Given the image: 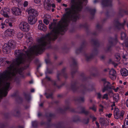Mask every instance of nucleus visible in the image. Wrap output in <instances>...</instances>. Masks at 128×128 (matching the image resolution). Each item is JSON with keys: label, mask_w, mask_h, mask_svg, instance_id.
I'll return each mask as SVG.
<instances>
[{"label": "nucleus", "mask_w": 128, "mask_h": 128, "mask_svg": "<svg viewBox=\"0 0 128 128\" xmlns=\"http://www.w3.org/2000/svg\"><path fill=\"white\" fill-rule=\"evenodd\" d=\"M15 55L18 58H15L8 67L7 70L2 73L0 72V93L4 96L7 95L10 82L14 79L17 73L18 72L20 75L22 74V69H18L17 66L25 62V55L20 50H16Z\"/></svg>", "instance_id": "f257e3e1"}, {"label": "nucleus", "mask_w": 128, "mask_h": 128, "mask_svg": "<svg viewBox=\"0 0 128 128\" xmlns=\"http://www.w3.org/2000/svg\"><path fill=\"white\" fill-rule=\"evenodd\" d=\"M124 114V112L122 111L120 113L119 110L117 108H115L114 111V118L116 119L118 118L122 120Z\"/></svg>", "instance_id": "f03ea898"}, {"label": "nucleus", "mask_w": 128, "mask_h": 128, "mask_svg": "<svg viewBox=\"0 0 128 128\" xmlns=\"http://www.w3.org/2000/svg\"><path fill=\"white\" fill-rule=\"evenodd\" d=\"M117 41V38H116L114 39H112L111 41L110 40L108 43L107 44L106 48L105 50L106 52H110L112 49L111 47L116 44V43Z\"/></svg>", "instance_id": "7ed1b4c3"}, {"label": "nucleus", "mask_w": 128, "mask_h": 128, "mask_svg": "<svg viewBox=\"0 0 128 128\" xmlns=\"http://www.w3.org/2000/svg\"><path fill=\"white\" fill-rule=\"evenodd\" d=\"M102 80L104 84V88L102 90L103 92L108 90L110 89H114V86H111L110 82L107 81L106 79H103Z\"/></svg>", "instance_id": "20e7f679"}, {"label": "nucleus", "mask_w": 128, "mask_h": 128, "mask_svg": "<svg viewBox=\"0 0 128 128\" xmlns=\"http://www.w3.org/2000/svg\"><path fill=\"white\" fill-rule=\"evenodd\" d=\"M20 28L24 32L28 31L30 28L28 24L26 22H22L19 25Z\"/></svg>", "instance_id": "39448f33"}, {"label": "nucleus", "mask_w": 128, "mask_h": 128, "mask_svg": "<svg viewBox=\"0 0 128 128\" xmlns=\"http://www.w3.org/2000/svg\"><path fill=\"white\" fill-rule=\"evenodd\" d=\"M12 13L14 16H20L21 14L22 11L20 9L17 7H14L11 9Z\"/></svg>", "instance_id": "423d86ee"}, {"label": "nucleus", "mask_w": 128, "mask_h": 128, "mask_svg": "<svg viewBox=\"0 0 128 128\" xmlns=\"http://www.w3.org/2000/svg\"><path fill=\"white\" fill-rule=\"evenodd\" d=\"M116 76V72L114 69H111L109 72V77L112 80H115Z\"/></svg>", "instance_id": "0eeeda50"}, {"label": "nucleus", "mask_w": 128, "mask_h": 128, "mask_svg": "<svg viewBox=\"0 0 128 128\" xmlns=\"http://www.w3.org/2000/svg\"><path fill=\"white\" fill-rule=\"evenodd\" d=\"M28 13L30 16H37L38 14V13L36 10L32 8H30L29 10Z\"/></svg>", "instance_id": "6e6552de"}, {"label": "nucleus", "mask_w": 128, "mask_h": 128, "mask_svg": "<svg viewBox=\"0 0 128 128\" xmlns=\"http://www.w3.org/2000/svg\"><path fill=\"white\" fill-rule=\"evenodd\" d=\"M126 22V21H124L123 23H120L118 21H116L115 22V24L116 28L118 30L123 28Z\"/></svg>", "instance_id": "1a4fd4ad"}, {"label": "nucleus", "mask_w": 128, "mask_h": 128, "mask_svg": "<svg viewBox=\"0 0 128 128\" xmlns=\"http://www.w3.org/2000/svg\"><path fill=\"white\" fill-rule=\"evenodd\" d=\"M36 16H30L28 18V21L29 24H34L37 20Z\"/></svg>", "instance_id": "9d476101"}, {"label": "nucleus", "mask_w": 128, "mask_h": 128, "mask_svg": "<svg viewBox=\"0 0 128 128\" xmlns=\"http://www.w3.org/2000/svg\"><path fill=\"white\" fill-rule=\"evenodd\" d=\"M39 22L40 24L38 26V29L44 32L46 31V26L43 23H41V21H39Z\"/></svg>", "instance_id": "9b49d317"}, {"label": "nucleus", "mask_w": 128, "mask_h": 128, "mask_svg": "<svg viewBox=\"0 0 128 128\" xmlns=\"http://www.w3.org/2000/svg\"><path fill=\"white\" fill-rule=\"evenodd\" d=\"M11 48L7 44H4L3 47V50L6 53H8L10 52Z\"/></svg>", "instance_id": "f8f14e48"}, {"label": "nucleus", "mask_w": 128, "mask_h": 128, "mask_svg": "<svg viewBox=\"0 0 128 128\" xmlns=\"http://www.w3.org/2000/svg\"><path fill=\"white\" fill-rule=\"evenodd\" d=\"M44 5L45 7H49L51 6L53 8L55 7V5L54 4H50L49 0H45L44 2Z\"/></svg>", "instance_id": "ddd939ff"}, {"label": "nucleus", "mask_w": 128, "mask_h": 128, "mask_svg": "<svg viewBox=\"0 0 128 128\" xmlns=\"http://www.w3.org/2000/svg\"><path fill=\"white\" fill-rule=\"evenodd\" d=\"M112 0H106L102 2V4L104 6H110L112 5Z\"/></svg>", "instance_id": "4468645a"}, {"label": "nucleus", "mask_w": 128, "mask_h": 128, "mask_svg": "<svg viewBox=\"0 0 128 128\" xmlns=\"http://www.w3.org/2000/svg\"><path fill=\"white\" fill-rule=\"evenodd\" d=\"M6 62L8 64H10L12 63L11 62L8 61H6L5 58H0V66H4V63Z\"/></svg>", "instance_id": "2eb2a0df"}, {"label": "nucleus", "mask_w": 128, "mask_h": 128, "mask_svg": "<svg viewBox=\"0 0 128 128\" xmlns=\"http://www.w3.org/2000/svg\"><path fill=\"white\" fill-rule=\"evenodd\" d=\"M11 48H14L16 46V43L12 40H10L7 44Z\"/></svg>", "instance_id": "dca6fc26"}, {"label": "nucleus", "mask_w": 128, "mask_h": 128, "mask_svg": "<svg viewBox=\"0 0 128 128\" xmlns=\"http://www.w3.org/2000/svg\"><path fill=\"white\" fill-rule=\"evenodd\" d=\"M120 73L122 76H126L128 75V71L125 68H123L120 70Z\"/></svg>", "instance_id": "f3484780"}, {"label": "nucleus", "mask_w": 128, "mask_h": 128, "mask_svg": "<svg viewBox=\"0 0 128 128\" xmlns=\"http://www.w3.org/2000/svg\"><path fill=\"white\" fill-rule=\"evenodd\" d=\"M5 32L6 34L8 36H10L13 34L14 30L12 29H8L6 30Z\"/></svg>", "instance_id": "a211bd4d"}, {"label": "nucleus", "mask_w": 128, "mask_h": 128, "mask_svg": "<svg viewBox=\"0 0 128 128\" xmlns=\"http://www.w3.org/2000/svg\"><path fill=\"white\" fill-rule=\"evenodd\" d=\"M122 128H128V118H125L124 121V125L122 126Z\"/></svg>", "instance_id": "6ab92c4d"}, {"label": "nucleus", "mask_w": 128, "mask_h": 128, "mask_svg": "<svg viewBox=\"0 0 128 128\" xmlns=\"http://www.w3.org/2000/svg\"><path fill=\"white\" fill-rule=\"evenodd\" d=\"M94 55L88 54H85L84 56L86 60L88 61L91 59L93 57Z\"/></svg>", "instance_id": "aec40b11"}, {"label": "nucleus", "mask_w": 128, "mask_h": 128, "mask_svg": "<svg viewBox=\"0 0 128 128\" xmlns=\"http://www.w3.org/2000/svg\"><path fill=\"white\" fill-rule=\"evenodd\" d=\"M119 95L118 94H116L114 96V100L116 102H118L119 99Z\"/></svg>", "instance_id": "412c9836"}, {"label": "nucleus", "mask_w": 128, "mask_h": 128, "mask_svg": "<svg viewBox=\"0 0 128 128\" xmlns=\"http://www.w3.org/2000/svg\"><path fill=\"white\" fill-rule=\"evenodd\" d=\"M100 122L102 125H104L106 123V120L103 118H100Z\"/></svg>", "instance_id": "4be33fe9"}, {"label": "nucleus", "mask_w": 128, "mask_h": 128, "mask_svg": "<svg viewBox=\"0 0 128 128\" xmlns=\"http://www.w3.org/2000/svg\"><path fill=\"white\" fill-rule=\"evenodd\" d=\"M90 109H91L94 112H96V107L94 105H93L92 106L90 107L89 108Z\"/></svg>", "instance_id": "5701e85b"}, {"label": "nucleus", "mask_w": 128, "mask_h": 128, "mask_svg": "<svg viewBox=\"0 0 128 128\" xmlns=\"http://www.w3.org/2000/svg\"><path fill=\"white\" fill-rule=\"evenodd\" d=\"M82 112L86 115L88 114L89 112L85 110V108H83L82 110Z\"/></svg>", "instance_id": "b1692460"}, {"label": "nucleus", "mask_w": 128, "mask_h": 128, "mask_svg": "<svg viewBox=\"0 0 128 128\" xmlns=\"http://www.w3.org/2000/svg\"><path fill=\"white\" fill-rule=\"evenodd\" d=\"M99 111L100 112H102L103 111V110L104 108V106L101 104H100L99 105Z\"/></svg>", "instance_id": "393cba45"}, {"label": "nucleus", "mask_w": 128, "mask_h": 128, "mask_svg": "<svg viewBox=\"0 0 128 128\" xmlns=\"http://www.w3.org/2000/svg\"><path fill=\"white\" fill-rule=\"evenodd\" d=\"M45 95L47 98H52V94H49L46 93L45 94Z\"/></svg>", "instance_id": "a878e982"}, {"label": "nucleus", "mask_w": 128, "mask_h": 128, "mask_svg": "<svg viewBox=\"0 0 128 128\" xmlns=\"http://www.w3.org/2000/svg\"><path fill=\"white\" fill-rule=\"evenodd\" d=\"M70 60L73 62V64L76 65L77 62L76 60L74 59L73 57H71L70 58Z\"/></svg>", "instance_id": "bb28decb"}, {"label": "nucleus", "mask_w": 128, "mask_h": 128, "mask_svg": "<svg viewBox=\"0 0 128 128\" xmlns=\"http://www.w3.org/2000/svg\"><path fill=\"white\" fill-rule=\"evenodd\" d=\"M103 99H106V100H108V95L107 94H104L102 97Z\"/></svg>", "instance_id": "cd10ccee"}, {"label": "nucleus", "mask_w": 128, "mask_h": 128, "mask_svg": "<svg viewBox=\"0 0 128 128\" xmlns=\"http://www.w3.org/2000/svg\"><path fill=\"white\" fill-rule=\"evenodd\" d=\"M82 122L84 124H88L89 122V119L88 118L84 119L83 120Z\"/></svg>", "instance_id": "c85d7f7f"}, {"label": "nucleus", "mask_w": 128, "mask_h": 128, "mask_svg": "<svg viewBox=\"0 0 128 128\" xmlns=\"http://www.w3.org/2000/svg\"><path fill=\"white\" fill-rule=\"evenodd\" d=\"M115 57L116 59V60L118 61L120 60V54H116L115 55Z\"/></svg>", "instance_id": "c756f323"}, {"label": "nucleus", "mask_w": 128, "mask_h": 128, "mask_svg": "<svg viewBox=\"0 0 128 128\" xmlns=\"http://www.w3.org/2000/svg\"><path fill=\"white\" fill-rule=\"evenodd\" d=\"M2 15L5 17L8 18L9 17V16L8 15L7 13L6 12H3L2 14Z\"/></svg>", "instance_id": "7c9ffc66"}, {"label": "nucleus", "mask_w": 128, "mask_h": 128, "mask_svg": "<svg viewBox=\"0 0 128 128\" xmlns=\"http://www.w3.org/2000/svg\"><path fill=\"white\" fill-rule=\"evenodd\" d=\"M126 34L124 32H122L121 34V38L122 40H123L126 37Z\"/></svg>", "instance_id": "2f4dec72"}, {"label": "nucleus", "mask_w": 128, "mask_h": 128, "mask_svg": "<svg viewBox=\"0 0 128 128\" xmlns=\"http://www.w3.org/2000/svg\"><path fill=\"white\" fill-rule=\"evenodd\" d=\"M71 87L72 90L74 91L77 88V87L75 84L72 85L71 86Z\"/></svg>", "instance_id": "473e14b6"}, {"label": "nucleus", "mask_w": 128, "mask_h": 128, "mask_svg": "<svg viewBox=\"0 0 128 128\" xmlns=\"http://www.w3.org/2000/svg\"><path fill=\"white\" fill-rule=\"evenodd\" d=\"M44 23L46 25H48L49 23V21L48 19L46 18L44 20Z\"/></svg>", "instance_id": "72a5a7b5"}, {"label": "nucleus", "mask_w": 128, "mask_h": 128, "mask_svg": "<svg viewBox=\"0 0 128 128\" xmlns=\"http://www.w3.org/2000/svg\"><path fill=\"white\" fill-rule=\"evenodd\" d=\"M91 14H94L96 12V10L95 9H91L90 10Z\"/></svg>", "instance_id": "f704fd0d"}, {"label": "nucleus", "mask_w": 128, "mask_h": 128, "mask_svg": "<svg viewBox=\"0 0 128 128\" xmlns=\"http://www.w3.org/2000/svg\"><path fill=\"white\" fill-rule=\"evenodd\" d=\"M122 58L128 62V55L126 56H122Z\"/></svg>", "instance_id": "c9c22d12"}, {"label": "nucleus", "mask_w": 128, "mask_h": 128, "mask_svg": "<svg viewBox=\"0 0 128 128\" xmlns=\"http://www.w3.org/2000/svg\"><path fill=\"white\" fill-rule=\"evenodd\" d=\"M32 125L34 127H36L37 125V122L34 121L32 122Z\"/></svg>", "instance_id": "e433bc0d"}, {"label": "nucleus", "mask_w": 128, "mask_h": 128, "mask_svg": "<svg viewBox=\"0 0 128 128\" xmlns=\"http://www.w3.org/2000/svg\"><path fill=\"white\" fill-rule=\"evenodd\" d=\"M27 38V40L26 41L27 42L29 43V42H31L32 40V38L31 37H29Z\"/></svg>", "instance_id": "4c0bfd02"}, {"label": "nucleus", "mask_w": 128, "mask_h": 128, "mask_svg": "<svg viewBox=\"0 0 128 128\" xmlns=\"http://www.w3.org/2000/svg\"><path fill=\"white\" fill-rule=\"evenodd\" d=\"M23 36L22 34L20 33H18L17 35L18 37L20 38H22Z\"/></svg>", "instance_id": "58836bf2"}, {"label": "nucleus", "mask_w": 128, "mask_h": 128, "mask_svg": "<svg viewBox=\"0 0 128 128\" xmlns=\"http://www.w3.org/2000/svg\"><path fill=\"white\" fill-rule=\"evenodd\" d=\"M97 98H98L100 99L102 96V95L100 94V93H97Z\"/></svg>", "instance_id": "ea45409f"}, {"label": "nucleus", "mask_w": 128, "mask_h": 128, "mask_svg": "<svg viewBox=\"0 0 128 128\" xmlns=\"http://www.w3.org/2000/svg\"><path fill=\"white\" fill-rule=\"evenodd\" d=\"M79 101L84 102V99L83 97L80 98L78 100Z\"/></svg>", "instance_id": "a19ab883"}, {"label": "nucleus", "mask_w": 128, "mask_h": 128, "mask_svg": "<svg viewBox=\"0 0 128 128\" xmlns=\"http://www.w3.org/2000/svg\"><path fill=\"white\" fill-rule=\"evenodd\" d=\"M28 4V2L27 1H25L24 3V7L26 6Z\"/></svg>", "instance_id": "79ce46f5"}, {"label": "nucleus", "mask_w": 128, "mask_h": 128, "mask_svg": "<svg viewBox=\"0 0 128 128\" xmlns=\"http://www.w3.org/2000/svg\"><path fill=\"white\" fill-rule=\"evenodd\" d=\"M125 45L126 47H128V38L126 40Z\"/></svg>", "instance_id": "37998d69"}, {"label": "nucleus", "mask_w": 128, "mask_h": 128, "mask_svg": "<svg viewBox=\"0 0 128 128\" xmlns=\"http://www.w3.org/2000/svg\"><path fill=\"white\" fill-rule=\"evenodd\" d=\"M40 1L41 0H34V2L36 4H38Z\"/></svg>", "instance_id": "c03bdc74"}, {"label": "nucleus", "mask_w": 128, "mask_h": 128, "mask_svg": "<svg viewBox=\"0 0 128 128\" xmlns=\"http://www.w3.org/2000/svg\"><path fill=\"white\" fill-rule=\"evenodd\" d=\"M97 51L96 50H94L93 51L92 53L94 55H95L97 54Z\"/></svg>", "instance_id": "a18cd8bd"}, {"label": "nucleus", "mask_w": 128, "mask_h": 128, "mask_svg": "<svg viewBox=\"0 0 128 128\" xmlns=\"http://www.w3.org/2000/svg\"><path fill=\"white\" fill-rule=\"evenodd\" d=\"M112 115V114L110 113L108 114H107L106 115V116H107L109 118H110Z\"/></svg>", "instance_id": "49530a36"}, {"label": "nucleus", "mask_w": 128, "mask_h": 128, "mask_svg": "<svg viewBox=\"0 0 128 128\" xmlns=\"http://www.w3.org/2000/svg\"><path fill=\"white\" fill-rule=\"evenodd\" d=\"M114 89H112L114 90L115 91V92H117L118 91V90L119 89V88L118 87H117L116 88H114Z\"/></svg>", "instance_id": "de8ad7c7"}, {"label": "nucleus", "mask_w": 128, "mask_h": 128, "mask_svg": "<svg viewBox=\"0 0 128 128\" xmlns=\"http://www.w3.org/2000/svg\"><path fill=\"white\" fill-rule=\"evenodd\" d=\"M3 96H4L3 94H2L0 93V101L1 100Z\"/></svg>", "instance_id": "09e8293b"}, {"label": "nucleus", "mask_w": 128, "mask_h": 128, "mask_svg": "<svg viewBox=\"0 0 128 128\" xmlns=\"http://www.w3.org/2000/svg\"><path fill=\"white\" fill-rule=\"evenodd\" d=\"M92 118L93 120V121H95L96 120V118L94 116H92Z\"/></svg>", "instance_id": "8fccbe9b"}, {"label": "nucleus", "mask_w": 128, "mask_h": 128, "mask_svg": "<svg viewBox=\"0 0 128 128\" xmlns=\"http://www.w3.org/2000/svg\"><path fill=\"white\" fill-rule=\"evenodd\" d=\"M8 24L9 25L11 26V27H12V22H9L8 23Z\"/></svg>", "instance_id": "3c124183"}, {"label": "nucleus", "mask_w": 128, "mask_h": 128, "mask_svg": "<svg viewBox=\"0 0 128 128\" xmlns=\"http://www.w3.org/2000/svg\"><path fill=\"white\" fill-rule=\"evenodd\" d=\"M38 117H40L42 116V114L40 112H39L38 114Z\"/></svg>", "instance_id": "603ef678"}, {"label": "nucleus", "mask_w": 128, "mask_h": 128, "mask_svg": "<svg viewBox=\"0 0 128 128\" xmlns=\"http://www.w3.org/2000/svg\"><path fill=\"white\" fill-rule=\"evenodd\" d=\"M126 106L128 108V99L126 100Z\"/></svg>", "instance_id": "864d4df0"}, {"label": "nucleus", "mask_w": 128, "mask_h": 128, "mask_svg": "<svg viewBox=\"0 0 128 128\" xmlns=\"http://www.w3.org/2000/svg\"><path fill=\"white\" fill-rule=\"evenodd\" d=\"M104 56H102L100 57V58L101 60H103L104 58Z\"/></svg>", "instance_id": "5fc2aeb1"}, {"label": "nucleus", "mask_w": 128, "mask_h": 128, "mask_svg": "<svg viewBox=\"0 0 128 128\" xmlns=\"http://www.w3.org/2000/svg\"><path fill=\"white\" fill-rule=\"evenodd\" d=\"M46 78L47 79H48L49 80H50V78L48 76H46Z\"/></svg>", "instance_id": "6e6d98bb"}, {"label": "nucleus", "mask_w": 128, "mask_h": 128, "mask_svg": "<svg viewBox=\"0 0 128 128\" xmlns=\"http://www.w3.org/2000/svg\"><path fill=\"white\" fill-rule=\"evenodd\" d=\"M108 70H109L108 69H104V72H106L108 71Z\"/></svg>", "instance_id": "4d7b16f0"}, {"label": "nucleus", "mask_w": 128, "mask_h": 128, "mask_svg": "<svg viewBox=\"0 0 128 128\" xmlns=\"http://www.w3.org/2000/svg\"><path fill=\"white\" fill-rule=\"evenodd\" d=\"M62 6H65V7H66L67 6V5L66 4H62Z\"/></svg>", "instance_id": "13d9d810"}, {"label": "nucleus", "mask_w": 128, "mask_h": 128, "mask_svg": "<svg viewBox=\"0 0 128 128\" xmlns=\"http://www.w3.org/2000/svg\"><path fill=\"white\" fill-rule=\"evenodd\" d=\"M115 106V102H114L113 104L111 105V106Z\"/></svg>", "instance_id": "bf43d9fd"}, {"label": "nucleus", "mask_w": 128, "mask_h": 128, "mask_svg": "<svg viewBox=\"0 0 128 128\" xmlns=\"http://www.w3.org/2000/svg\"><path fill=\"white\" fill-rule=\"evenodd\" d=\"M100 27V25L99 24H98L96 26L97 28H99Z\"/></svg>", "instance_id": "052dcab7"}, {"label": "nucleus", "mask_w": 128, "mask_h": 128, "mask_svg": "<svg viewBox=\"0 0 128 128\" xmlns=\"http://www.w3.org/2000/svg\"><path fill=\"white\" fill-rule=\"evenodd\" d=\"M59 76H60V75L58 74L57 76V78L58 80H60L59 79Z\"/></svg>", "instance_id": "680f3d73"}, {"label": "nucleus", "mask_w": 128, "mask_h": 128, "mask_svg": "<svg viewBox=\"0 0 128 128\" xmlns=\"http://www.w3.org/2000/svg\"><path fill=\"white\" fill-rule=\"evenodd\" d=\"M114 66L115 67H116L118 66V64H114Z\"/></svg>", "instance_id": "e2e57ef3"}, {"label": "nucleus", "mask_w": 128, "mask_h": 128, "mask_svg": "<svg viewBox=\"0 0 128 128\" xmlns=\"http://www.w3.org/2000/svg\"><path fill=\"white\" fill-rule=\"evenodd\" d=\"M125 95L126 96H127L128 95V91L127 92H126L125 94Z\"/></svg>", "instance_id": "0e129e2a"}, {"label": "nucleus", "mask_w": 128, "mask_h": 128, "mask_svg": "<svg viewBox=\"0 0 128 128\" xmlns=\"http://www.w3.org/2000/svg\"><path fill=\"white\" fill-rule=\"evenodd\" d=\"M81 49H80V48L79 49L77 50L76 52H78V51L80 52L81 51Z\"/></svg>", "instance_id": "69168bd1"}, {"label": "nucleus", "mask_w": 128, "mask_h": 128, "mask_svg": "<svg viewBox=\"0 0 128 128\" xmlns=\"http://www.w3.org/2000/svg\"><path fill=\"white\" fill-rule=\"evenodd\" d=\"M34 91V89H32L31 90V92H33Z\"/></svg>", "instance_id": "338daca9"}, {"label": "nucleus", "mask_w": 128, "mask_h": 128, "mask_svg": "<svg viewBox=\"0 0 128 128\" xmlns=\"http://www.w3.org/2000/svg\"><path fill=\"white\" fill-rule=\"evenodd\" d=\"M40 106H43V104L41 103L40 105Z\"/></svg>", "instance_id": "774afa93"}]
</instances>
